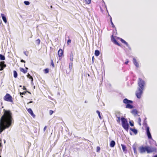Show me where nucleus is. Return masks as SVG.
Returning a JSON list of instances; mask_svg holds the SVG:
<instances>
[{
	"label": "nucleus",
	"mask_w": 157,
	"mask_h": 157,
	"mask_svg": "<svg viewBox=\"0 0 157 157\" xmlns=\"http://www.w3.org/2000/svg\"><path fill=\"white\" fill-rule=\"evenodd\" d=\"M13 121L10 111L5 110L0 120V132L1 133L6 129L9 128L11 125Z\"/></svg>",
	"instance_id": "1"
},
{
	"label": "nucleus",
	"mask_w": 157,
	"mask_h": 157,
	"mask_svg": "<svg viewBox=\"0 0 157 157\" xmlns=\"http://www.w3.org/2000/svg\"><path fill=\"white\" fill-rule=\"evenodd\" d=\"M121 124L123 128L127 131H128L129 127V124L127 119L121 117Z\"/></svg>",
	"instance_id": "2"
},
{
	"label": "nucleus",
	"mask_w": 157,
	"mask_h": 157,
	"mask_svg": "<svg viewBox=\"0 0 157 157\" xmlns=\"http://www.w3.org/2000/svg\"><path fill=\"white\" fill-rule=\"evenodd\" d=\"M138 84L139 86L138 88H140L144 90V86L145 85V82L144 80L139 78L138 80Z\"/></svg>",
	"instance_id": "3"
},
{
	"label": "nucleus",
	"mask_w": 157,
	"mask_h": 157,
	"mask_svg": "<svg viewBox=\"0 0 157 157\" xmlns=\"http://www.w3.org/2000/svg\"><path fill=\"white\" fill-rule=\"evenodd\" d=\"M144 89H142L140 88H138L136 92V95L138 98H140L141 97V95L143 92Z\"/></svg>",
	"instance_id": "4"
},
{
	"label": "nucleus",
	"mask_w": 157,
	"mask_h": 157,
	"mask_svg": "<svg viewBox=\"0 0 157 157\" xmlns=\"http://www.w3.org/2000/svg\"><path fill=\"white\" fill-rule=\"evenodd\" d=\"M3 98L6 101L10 102L13 101L12 97L8 94H7Z\"/></svg>",
	"instance_id": "5"
},
{
	"label": "nucleus",
	"mask_w": 157,
	"mask_h": 157,
	"mask_svg": "<svg viewBox=\"0 0 157 157\" xmlns=\"http://www.w3.org/2000/svg\"><path fill=\"white\" fill-rule=\"evenodd\" d=\"M156 151V149L155 147L147 146V153H152L155 151Z\"/></svg>",
	"instance_id": "6"
},
{
	"label": "nucleus",
	"mask_w": 157,
	"mask_h": 157,
	"mask_svg": "<svg viewBox=\"0 0 157 157\" xmlns=\"http://www.w3.org/2000/svg\"><path fill=\"white\" fill-rule=\"evenodd\" d=\"M139 151L140 153L143 154L147 151V146L143 147V146L140 147L139 148Z\"/></svg>",
	"instance_id": "7"
},
{
	"label": "nucleus",
	"mask_w": 157,
	"mask_h": 157,
	"mask_svg": "<svg viewBox=\"0 0 157 157\" xmlns=\"http://www.w3.org/2000/svg\"><path fill=\"white\" fill-rule=\"evenodd\" d=\"M146 133L148 138L149 139H151L152 137L150 132L149 128L148 126L146 127Z\"/></svg>",
	"instance_id": "8"
},
{
	"label": "nucleus",
	"mask_w": 157,
	"mask_h": 157,
	"mask_svg": "<svg viewBox=\"0 0 157 157\" xmlns=\"http://www.w3.org/2000/svg\"><path fill=\"white\" fill-rule=\"evenodd\" d=\"M123 102L125 104H129L132 103H133L132 101L128 99L127 98H125L123 100Z\"/></svg>",
	"instance_id": "9"
},
{
	"label": "nucleus",
	"mask_w": 157,
	"mask_h": 157,
	"mask_svg": "<svg viewBox=\"0 0 157 157\" xmlns=\"http://www.w3.org/2000/svg\"><path fill=\"white\" fill-rule=\"evenodd\" d=\"M27 111H28L29 113L33 118L35 117V115L33 113V112L31 109H27Z\"/></svg>",
	"instance_id": "10"
},
{
	"label": "nucleus",
	"mask_w": 157,
	"mask_h": 157,
	"mask_svg": "<svg viewBox=\"0 0 157 157\" xmlns=\"http://www.w3.org/2000/svg\"><path fill=\"white\" fill-rule=\"evenodd\" d=\"M133 62L134 64L136 67H139V64L135 58H134L133 59Z\"/></svg>",
	"instance_id": "11"
},
{
	"label": "nucleus",
	"mask_w": 157,
	"mask_h": 157,
	"mask_svg": "<svg viewBox=\"0 0 157 157\" xmlns=\"http://www.w3.org/2000/svg\"><path fill=\"white\" fill-rule=\"evenodd\" d=\"M112 36L113 37V38H111V40L113 42L117 45L118 46H120L119 44L117 42L116 40L114 38H113V35H112Z\"/></svg>",
	"instance_id": "12"
},
{
	"label": "nucleus",
	"mask_w": 157,
	"mask_h": 157,
	"mask_svg": "<svg viewBox=\"0 0 157 157\" xmlns=\"http://www.w3.org/2000/svg\"><path fill=\"white\" fill-rule=\"evenodd\" d=\"M121 41L123 43H124V44L126 45V46L128 47V48H129V49H130V47H129V44H128V43L126 41H125L123 39H122V38H121Z\"/></svg>",
	"instance_id": "13"
},
{
	"label": "nucleus",
	"mask_w": 157,
	"mask_h": 157,
	"mask_svg": "<svg viewBox=\"0 0 157 157\" xmlns=\"http://www.w3.org/2000/svg\"><path fill=\"white\" fill-rule=\"evenodd\" d=\"M1 15L3 21H4V22L6 23L7 22V20L6 17H5L4 14L3 13H2L1 14Z\"/></svg>",
	"instance_id": "14"
},
{
	"label": "nucleus",
	"mask_w": 157,
	"mask_h": 157,
	"mask_svg": "<svg viewBox=\"0 0 157 157\" xmlns=\"http://www.w3.org/2000/svg\"><path fill=\"white\" fill-rule=\"evenodd\" d=\"M131 113L134 116H136L137 114V111L136 109H134L131 111Z\"/></svg>",
	"instance_id": "15"
},
{
	"label": "nucleus",
	"mask_w": 157,
	"mask_h": 157,
	"mask_svg": "<svg viewBox=\"0 0 157 157\" xmlns=\"http://www.w3.org/2000/svg\"><path fill=\"white\" fill-rule=\"evenodd\" d=\"M74 55L72 52H71L70 54V59L71 61L72 62L73 61V57Z\"/></svg>",
	"instance_id": "16"
},
{
	"label": "nucleus",
	"mask_w": 157,
	"mask_h": 157,
	"mask_svg": "<svg viewBox=\"0 0 157 157\" xmlns=\"http://www.w3.org/2000/svg\"><path fill=\"white\" fill-rule=\"evenodd\" d=\"M115 145V142L114 140H112L110 143V146L113 147H114Z\"/></svg>",
	"instance_id": "17"
},
{
	"label": "nucleus",
	"mask_w": 157,
	"mask_h": 157,
	"mask_svg": "<svg viewBox=\"0 0 157 157\" xmlns=\"http://www.w3.org/2000/svg\"><path fill=\"white\" fill-rule=\"evenodd\" d=\"M63 54V51L62 49H59L58 51V55L59 57L61 56Z\"/></svg>",
	"instance_id": "18"
},
{
	"label": "nucleus",
	"mask_w": 157,
	"mask_h": 157,
	"mask_svg": "<svg viewBox=\"0 0 157 157\" xmlns=\"http://www.w3.org/2000/svg\"><path fill=\"white\" fill-rule=\"evenodd\" d=\"M126 108L129 109H132L133 108V105H130V104H127L126 105Z\"/></svg>",
	"instance_id": "19"
},
{
	"label": "nucleus",
	"mask_w": 157,
	"mask_h": 157,
	"mask_svg": "<svg viewBox=\"0 0 157 157\" xmlns=\"http://www.w3.org/2000/svg\"><path fill=\"white\" fill-rule=\"evenodd\" d=\"M122 148L123 150V151L124 152H125L126 151H127V150H126V146L123 145V144H121V145Z\"/></svg>",
	"instance_id": "20"
},
{
	"label": "nucleus",
	"mask_w": 157,
	"mask_h": 157,
	"mask_svg": "<svg viewBox=\"0 0 157 157\" xmlns=\"http://www.w3.org/2000/svg\"><path fill=\"white\" fill-rule=\"evenodd\" d=\"M27 76L28 78H29V79H31V83L33 82V78L29 74H28V75Z\"/></svg>",
	"instance_id": "21"
},
{
	"label": "nucleus",
	"mask_w": 157,
	"mask_h": 157,
	"mask_svg": "<svg viewBox=\"0 0 157 157\" xmlns=\"http://www.w3.org/2000/svg\"><path fill=\"white\" fill-rule=\"evenodd\" d=\"M5 56L2 54H0V59L2 60H5Z\"/></svg>",
	"instance_id": "22"
},
{
	"label": "nucleus",
	"mask_w": 157,
	"mask_h": 157,
	"mask_svg": "<svg viewBox=\"0 0 157 157\" xmlns=\"http://www.w3.org/2000/svg\"><path fill=\"white\" fill-rule=\"evenodd\" d=\"M100 54V52L98 50H96L95 52V55L96 56H98Z\"/></svg>",
	"instance_id": "23"
},
{
	"label": "nucleus",
	"mask_w": 157,
	"mask_h": 157,
	"mask_svg": "<svg viewBox=\"0 0 157 157\" xmlns=\"http://www.w3.org/2000/svg\"><path fill=\"white\" fill-rule=\"evenodd\" d=\"M20 71L23 72L24 73H26L27 72V70H25L24 68H20Z\"/></svg>",
	"instance_id": "24"
},
{
	"label": "nucleus",
	"mask_w": 157,
	"mask_h": 157,
	"mask_svg": "<svg viewBox=\"0 0 157 157\" xmlns=\"http://www.w3.org/2000/svg\"><path fill=\"white\" fill-rule=\"evenodd\" d=\"M116 117L117 118V121L118 123H120V116H117V114L115 115Z\"/></svg>",
	"instance_id": "25"
},
{
	"label": "nucleus",
	"mask_w": 157,
	"mask_h": 157,
	"mask_svg": "<svg viewBox=\"0 0 157 157\" xmlns=\"http://www.w3.org/2000/svg\"><path fill=\"white\" fill-rule=\"evenodd\" d=\"M13 76L15 78H16L17 76V73L15 71H13Z\"/></svg>",
	"instance_id": "26"
},
{
	"label": "nucleus",
	"mask_w": 157,
	"mask_h": 157,
	"mask_svg": "<svg viewBox=\"0 0 157 157\" xmlns=\"http://www.w3.org/2000/svg\"><path fill=\"white\" fill-rule=\"evenodd\" d=\"M73 63L72 62H71V63H69V68L70 70H71L72 69V67H73Z\"/></svg>",
	"instance_id": "27"
},
{
	"label": "nucleus",
	"mask_w": 157,
	"mask_h": 157,
	"mask_svg": "<svg viewBox=\"0 0 157 157\" xmlns=\"http://www.w3.org/2000/svg\"><path fill=\"white\" fill-rule=\"evenodd\" d=\"M132 148L133 149V150L134 151V153L135 154H136L137 153V151L136 150V148L135 146H132Z\"/></svg>",
	"instance_id": "28"
},
{
	"label": "nucleus",
	"mask_w": 157,
	"mask_h": 157,
	"mask_svg": "<svg viewBox=\"0 0 157 157\" xmlns=\"http://www.w3.org/2000/svg\"><path fill=\"white\" fill-rule=\"evenodd\" d=\"M96 113L98 114L99 117L100 118V119H101V116L100 115V111H98V110H97L96 111Z\"/></svg>",
	"instance_id": "29"
},
{
	"label": "nucleus",
	"mask_w": 157,
	"mask_h": 157,
	"mask_svg": "<svg viewBox=\"0 0 157 157\" xmlns=\"http://www.w3.org/2000/svg\"><path fill=\"white\" fill-rule=\"evenodd\" d=\"M40 43V39H38L36 41V43L38 45H39Z\"/></svg>",
	"instance_id": "30"
},
{
	"label": "nucleus",
	"mask_w": 157,
	"mask_h": 157,
	"mask_svg": "<svg viewBox=\"0 0 157 157\" xmlns=\"http://www.w3.org/2000/svg\"><path fill=\"white\" fill-rule=\"evenodd\" d=\"M85 2L86 4H89L90 3L91 0H85Z\"/></svg>",
	"instance_id": "31"
},
{
	"label": "nucleus",
	"mask_w": 157,
	"mask_h": 157,
	"mask_svg": "<svg viewBox=\"0 0 157 157\" xmlns=\"http://www.w3.org/2000/svg\"><path fill=\"white\" fill-rule=\"evenodd\" d=\"M132 131L133 132V133H134L135 135L137 133V130L135 129H134Z\"/></svg>",
	"instance_id": "32"
},
{
	"label": "nucleus",
	"mask_w": 157,
	"mask_h": 157,
	"mask_svg": "<svg viewBox=\"0 0 157 157\" xmlns=\"http://www.w3.org/2000/svg\"><path fill=\"white\" fill-rule=\"evenodd\" d=\"M24 3L26 5H29L30 4V3L29 1H25L24 2Z\"/></svg>",
	"instance_id": "33"
},
{
	"label": "nucleus",
	"mask_w": 157,
	"mask_h": 157,
	"mask_svg": "<svg viewBox=\"0 0 157 157\" xmlns=\"http://www.w3.org/2000/svg\"><path fill=\"white\" fill-rule=\"evenodd\" d=\"M44 73L45 74H47L49 72V69L48 68H46L44 70Z\"/></svg>",
	"instance_id": "34"
},
{
	"label": "nucleus",
	"mask_w": 157,
	"mask_h": 157,
	"mask_svg": "<svg viewBox=\"0 0 157 157\" xmlns=\"http://www.w3.org/2000/svg\"><path fill=\"white\" fill-rule=\"evenodd\" d=\"M130 125L131 126H134V123L133 121L132 122L131 121H129Z\"/></svg>",
	"instance_id": "35"
},
{
	"label": "nucleus",
	"mask_w": 157,
	"mask_h": 157,
	"mask_svg": "<svg viewBox=\"0 0 157 157\" xmlns=\"http://www.w3.org/2000/svg\"><path fill=\"white\" fill-rule=\"evenodd\" d=\"M110 21H111V25H112V27L113 28H114L115 27V26L114 25L113 22L112 21V18L111 17L110 18Z\"/></svg>",
	"instance_id": "36"
},
{
	"label": "nucleus",
	"mask_w": 157,
	"mask_h": 157,
	"mask_svg": "<svg viewBox=\"0 0 157 157\" xmlns=\"http://www.w3.org/2000/svg\"><path fill=\"white\" fill-rule=\"evenodd\" d=\"M141 122V119L140 118V117H139L138 119V123H139V124L140 126L141 125V123H140Z\"/></svg>",
	"instance_id": "37"
},
{
	"label": "nucleus",
	"mask_w": 157,
	"mask_h": 157,
	"mask_svg": "<svg viewBox=\"0 0 157 157\" xmlns=\"http://www.w3.org/2000/svg\"><path fill=\"white\" fill-rule=\"evenodd\" d=\"M2 67H6V65L4 63V62H2ZM0 66L2 67V66L1 65V64H0Z\"/></svg>",
	"instance_id": "38"
},
{
	"label": "nucleus",
	"mask_w": 157,
	"mask_h": 157,
	"mask_svg": "<svg viewBox=\"0 0 157 157\" xmlns=\"http://www.w3.org/2000/svg\"><path fill=\"white\" fill-rule=\"evenodd\" d=\"M51 65H52V66L53 67H54V63H53V60H52V59H51Z\"/></svg>",
	"instance_id": "39"
},
{
	"label": "nucleus",
	"mask_w": 157,
	"mask_h": 157,
	"mask_svg": "<svg viewBox=\"0 0 157 157\" xmlns=\"http://www.w3.org/2000/svg\"><path fill=\"white\" fill-rule=\"evenodd\" d=\"M100 150V148L99 147H97V151L98 152Z\"/></svg>",
	"instance_id": "40"
},
{
	"label": "nucleus",
	"mask_w": 157,
	"mask_h": 157,
	"mask_svg": "<svg viewBox=\"0 0 157 157\" xmlns=\"http://www.w3.org/2000/svg\"><path fill=\"white\" fill-rule=\"evenodd\" d=\"M71 40L70 39H69L67 41V44L68 45H69L70 43H71Z\"/></svg>",
	"instance_id": "41"
},
{
	"label": "nucleus",
	"mask_w": 157,
	"mask_h": 157,
	"mask_svg": "<svg viewBox=\"0 0 157 157\" xmlns=\"http://www.w3.org/2000/svg\"><path fill=\"white\" fill-rule=\"evenodd\" d=\"M53 113V111L52 110H50L49 111V114L50 115H52Z\"/></svg>",
	"instance_id": "42"
},
{
	"label": "nucleus",
	"mask_w": 157,
	"mask_h": 157,
	"mask_svg": "<svg viewBox=\"0 0 157 157\" xmlns=\"http://www.w3.org/2000/svg\"><path fill=\"white\" fill-rule=\"evenodd\" d=\"M26 93V91H25V92H24L22 93L20 92V95H24V94H25Z\"/></svg>",
	"instance_id": "43"
},
{
	"label": "nucleus",
	"mask_w": 157,
	"mask_h": 157,
	"mask_svg": "<svg viewBox=\"0 0 157 157\" xmlns=\"http://www.w3.org/2000/svg\"><path fill=\"white\" fill-rule=\"evenodd\" d=\"M128 63V60L127 59V61L124 62V63L126 64H127Z\"/></svg>",
	"instance_id": "44"
},
{
	"label": "nucleus",
	"mask_w": 157,
	"mask_h": 157,
	"mask_svg": "<svg viewBox=\"0 0 157 157\" xmlns=\"http://www.w3.org/2000/svg\"><path fill=\"white\" fill-rule=\"evenodd\" d=\"M120 113L119 112H117L116 113V114H117V116H120Z\"/></svg>",
	"instance_id": "45"
},
{
	"label": "nucleus",
	"mask_w": 157,
	"mask_h": 157,
	"mask_svg": "<svg viewBox=\"0 0 157 157\" xmlns=\"http://www.w3.org/2000/svg\"><path fill=\"white\" fill-rule=\"evenodd\" d=\"M47 128V126H45L44 128V132Z\"/></svg>",
	"instance_id": "46"
},
{
	"label": "nucleus",
	"mask_w": 157,
	"mask_h": 157,
	"mask_svg": "<svg viewBox=\"0 0 157 157\" xmlns=\"http://www.w3.org/2000/svg\"><path fill=\"white\" fill-rule=\"evenodd\" d=\"M21 62H24V63H25V60H24L23 59H21Z\"/></svg>",
	"instance_id": "47"
},
{
	"label": "nucleus",
	"mask_w": 157,
	"mask_h": 157,
	"mask_svg": "<svg viewBox=\"0 0 157 157\" xmlns=\"http://www.w3.org/2000/svg\"><path fill=\"white\" fill-rule=\"evenodd\" d=\"M23 89L24 90H26V88L25 87V86H23Z\"/></svg>",
	"instance_id": "48"
},
{
	"label": "nucleus",
	"mask_w": 157,
	"mask_h": 157,
	"mask_svg": "<svg viewBox=\"0 0 157 157\" xmlns=\"http://www.w3.org/2000/svg\"><path fill=\"white\" fill-rule=\"evenodd\" d=\"M33 101H30L29 102H28L27 104H29V103H33Z\"/></svg>",
	"instance_id": "49"
},
{
	"label": "nucleus",
	"mask_w": 157,
	"mask_h": 157,
	"mask_svg": "<svg viewBox=\"0 0 157 157\" xmlns=\"http://www.w3.org/2000/svg\"><path fill=\"white\" fill-rule=\"evenodd\" d=\"M133 129H133V128H130V129L131 131H132V130H133Z\"/></svg>",
	"instance_id": "50"
},
{
	"label": "nucleus",
	"mask_w": 157,
	"mask_h": 157,
	"mask_svg": "<svg viewBox=\"0 0 157 157\" xmlns=\"http://www.w3.org/2000/svg\"><path fill=\"white\" fill-rule=\"evenodd\" d=\"M92 61L93 62H94V56H93L92 57Z\"/></svg>",
	"instance_id": "51"
},
{
	"label": "nucleus",
	"mask_w": 157,
	"mask_h": 157,
	"mask_svg": "<svg viewBox=\"0 0 157 157\" xmlns=\"http://www.w3.org/2000/svg\"><path fill=\"white\" fill-rule=\"evenodd\" d=\"M154 157H157V155H155Z\"/></svg>",
	"instance_id": "52"
},
{
	"label": "nucleus",
	"mask_w": 157,
	"mask_h": 157,
	"mask_svg": "<svg viewBox=\"0 0 157 157\" xmlns=\"http://www.w3.org/2000/svg\"><path fill=\"white\" fill-rule=\"evenodd\" d=\"M27 92L29 93L30 94H31V93H30V92H29V91H26V92Z\"/></svg>",
	"instance_id": "53"
},
{
	"label": "nucleus",
	"mask_w": 157,
	"mask_h": 157,
	"mask_svg": "<svg viewBox=\"0 0 157 157\" xmlns=\"http://www.w3.org/2000/svg\"><path fill=\"white\" fill-rule=\"evenodd\" d=\"M50 7H51V8H52V6H50Z\"/></svg>",
	"instance_id": "54"
},
{
	"label": "nucleus",
	"mask_w": 157,
	"mask_h": 157,
	"mask_svg": "<svg viewBox=\"0 0 157 157\" xmlns=\"http://www.w3.org/2000/svg\"><path fill=\"white\" fill-rule=\"evenodd\" d=\"M25 68H26V70H28V68L27 67H25Z\"/></svg>",
	"instance_id": "55"
},
{
	"label": "nucleus",
	"mask_w": 157,
	"mask_h": 157,
	"mask_svg": "<svg viewBox=\"0 0 157 157\" xmlns=\"http://www.w3.org/2000/svg\"><path fill=\"white\" fill-rule=\"evenodd\" d=\"M4 143H6V140H4Z\"/></svg>",
	"instance_id": "56"
},
{
	"label": "nucleus",
	"mask_w": 157,
	"mask_h": 157,
	"mask_svg": "<svg viewBox=\"0 0 157 157\" xmlns=\"http://www.w3.org/2000/svg\"><path fill=\"white\" fill-rule=\"evenodd\" d=\"M2 70V68H1L0 69V71H1Z\"/></svg>",
	"instance_id": "57"
},
{
	"label": "nucleus",
	"mask_w": 157,
	"mask_h": 157,
	"mask_svg": "<svg viewBox=\"0 0 157 157\" xmlns=\"http://www.w3.org/2000/svg\"><path fill=\"white\" fill-rule=\"evenodd\" d=\"M130 134L131 135H132V133H131V132H130Z\"/></svg>",
	"instance_id": "58"
},
{
	"label": "nucleus",
	"mask_w": 157,
	"mask_h": 157,
	"mask_svg": "<svg viewBox=\"0 0 157 157\" xmlns=\"http://www.w3.org/2000/svg\"><path fill=\"white\" fill-rule=\"evenodd\" d=\"M20 86V87H21V86L20 85V86Z\"/></svg>",
	"instance_id": "59"
},
{
	"label": "nucleus",
	"mask_w": 157,
	"mask_h": 157,
	"mask_svg": "<svg viewBox=\"0 0 157 157\" xmlns=\"http://www.w3.org/2000/svg\"><path fill=\"white\" fill-rule=\"evenodd\" d=\"M85 103H86V101H85Z\"/></svg>",
	"instance_id": "60"
},
{
	"label": "nucleus",
	"mask_w": 157,
	"mask_h": 157,
	"mask_svg": "<svg viewBox=\"0 0 157 157\" xmlns=\"http://www.w3.org/2000/svg\"><path fill=\"white\" fill-rule=\"evenodd\" d=\"M25 54L26 56H27V55H26V54H25Z\"/></svg>",
	"instance_id": "61"
},
{
	"label": "nucleus",
	"mask_w": 157,
	"mask_h": 157,
	"mask_svg": "<svg viewBox=\"0 0 157 157\" xmlns=\"http://www.w3.org/2000/svg\"><path fill=\"white\" fill-rule=\"evenodd\" d=\"M22 97H23V96H21Z\"/></svg>",
	"instance_id": "62"
}]
</instances>
